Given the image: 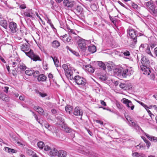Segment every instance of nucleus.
<instances>
[{
	"instance_id": "nucleus-1",
	"label": "nucleus",
	"mask_w": 157,
	"mask_h": 157,
	"mask_svg": "<svg viewBox=\"0 0 157 157\" xmlns=\"http://www.w3.org/2000/svg\"><path fill=\"white\" fill-rule=\"evenodd\" d=\"M26 43H23L21 46V49L26 55L34 61H40V57L36 55L33 50L30 49V45L28 41L25 39Z\"/></svg>"
},
{
	"instance_id": "nucleus-2",
	"label": "nucleus",
	"mask_w": 157,
	"mask_h": 157,
	"mask_svg": "<svg viewBox=\"0 0 157 157\" xmlns=\"http://www.w3.org/2000/svg\"><path fill=\"white\" fill-rule=\"evenodd\" d=\"M62 68L63 69L66 76L69 78L72 79L73 78V71L75 72V70L73 67H69L67 65L63 64L62 65Z\"/></svg>"
},
{
	"instance_id": "nucleus-3",
	"label": "nucleus",
	"mask_w": 157,
	"mask_h": 157,
	"mask_svg": "<svg viewBox=\"0 0 157 157\" xmlns=\"http://www.w3.org/2000/svg\"><path fill=\"white\" fill-rule=\"evenodd\" d=\"M73 79L77 84L82 86H85L86 82L85 78L79 75L75 76Z\"/></svg>"
},
{
	"instance_id": "nucleus-4",
	"label": "nucleus",
	"mask_w": 157,
	"mask_h": 157,
	"mask_svg": "<svg viewBox=\"0 0 157 157\" xmlns=\"http://www.w3.org/2000/svg\"><path fill=\"white\" fill-rule=\"evenodd\" d=\"M127 31L130 38L132 40V43L135 44L137 42L136 31L132 28H128Z\"/></svg>"
},
{
	"instance_id": "nucleus-5",
	"label": "nucleus",
	"mask_w": 157,
	"mask_h": 157,
	"mask_svg": "<svg viewBox=\"0 0 157 157\" xmlns=\"http://www.w3.org/2000/svg\"><path fill=\"white\" fill-rule=\"evenodd\" d=\"M76 37H78V44L79 48L82 51H85L86 49V44L87 41L84 39L81 38L78 36Z\"/></svg>"
},
{
	"instance_id": "nucleus-6",
	"label": "nucleus",
	"mask_w": 157,
	"mask_h": 157,
	"mask_svg": "<svg viewBox=\"0 0 157 157\" xmlns=\"http://www.w3.org/2000/svg\"><path fill=\"white\" fill-rule=\"evenodd\" d=\"M121 101L125 105L128 109L132 110L134 109L135 106L130 100L125 98H123L121 100Z\"/></svg>"
},
{
	"instance_id": "nucleus-7",
	"label": "nucleus",
	"mask_w": 157,
	"mask_h": 157,
	"mask_svg": "<svg viewBox=\"0 0 157 157\" xmlns=\"http://www.w3.org/2000/svg\"><path fill=\"white\" fill-rule=\"evenodd\" d=\"M133 71L131 68H126L123 71L122 75L124 78H126L128 76H130L133 74Z\"/></svg>"
},
{
	"instance_id": "nucleus-8",
	"label": "nucleus",
	"mask_w": 157,
	"mask_h": 157,
	"mask_svg": "<svg viewBox=\"0 0 157 157\" xmlns=\"http://www.w3.org/2000/svg\"><path fill=\"white\" fill-rule=\"evenodd\" d=\"M9 27L11 32L13 33L16 32L17 30V25L14 22H10L9 24Z\"/></svg>"
},
{
	"instance_id": "nucleus-9",
	"label": "nucleus",
	"mask_w": 157,
	"mask_h": 157,
	"mask_svg": "<svg viewBox=\"0 0 157 157\" xmlns=\"http://www.w3.org/2000/svg\"><path fill=\"white\" fill-rule=\"evenodd\" d=\"M142 66H141L149 67L150 62L149 60L145 57H143L141 59Z\"/></svg>"
},
{
	"instance_id": "nucleus-10",
	"label": "nucleus",
	"mask_w": 157,
	"mask_h": 157,
	"mask_svg": "<svg viewBox=\"0 0 157 157\" xmlns=\"http://www.w3.org/2000/svg\"><path fill=\"white\" fill-rule=\"evenodd\" d=\"M24 15L27 17H29L32 19L34 18V14L33 12V10L32 9H29L24 13Z\"/></svg>"
},
{
	"instance_id": "nucleus-11",
	"label": "nucleus",
	"mask_w": 157,
	"mask_h": 157,
	"mask_svg": "<svg viewBox=\"0 0 157 157\" xmlns=\"http://www.w3.org/2000/svg\"><path fill=\"white\" fill-rule=\"evenodd\" d=\"M141 69L144 75H148L151 73V71L149 67L141 66Z\"/></svg>"
},
{
	"instance_id": "nucleus-12",
	"label": "nucleus",
	"mask_w": 157,
	"mask_h": 157,
	"mask_svg": "<svg viewBox=\"0 0 157 157\" xmlns=\"http://www.w3.org/2000/svg\"><path fill=\"white\" fill-rule=\"evenodd\" d=\"M60 39L65 43L68 42L70 41L71 37L69 34H65L60 36Z\"/></svg>"
},
{
	"instance_id": "nucleus-13",
	"label": "nucleus",
	"mask_w": 157,
	"mask_h": 157,
	"mask_svg": "<svg viewBox=\"0 0 157 157\" xmlns=\"http://www.w3.org/2000/svg\"><path fill=\"white\" fill-rule=\"evenodd\" d=\"M153 2L151 0H150L145 3V6L147 8H150V11L151 13L152 10L154 9V7L153 5Z\"/></svg>"
},
{
	"instance_id": "nucleus-14",
	"label": "nucleus",
	"mask_w": 157,
	"mask_h": 157,
	"mask_svg": "<svg viewBox=\"0 0 157 157\" xmlns=\"http://www.w3.org/2000/svg\"><path fill=\"white\" fill-rule=\"evenodd\" d=\"M83 113L82 110L79 107H76L74 109L73 113L75 116H82Z\"/></svg>"
},
{
	"instance_id": "nucleus-15",
	"label": "nucleus",
	"mask_w": 157,
	"mask_h": 157,
	"mask_svg": "<svg viewBox=\"0 0 157 157\" xmlns=\"http://www.w3.org/2000/svg\"><path fill=\"white\" fill-rule=\"evenodd\" d=\"M120 87L124 90H127L132 88L131 86L128 84L121 83L119 85Z\"/></svg>"
},
{
	"instance_id": "nucleus-16",
	"label": "nucleus",
	"mask_w": 157,
	"mask_h": 157,
	"mask_svg": "<svg viewBox=\"0 0 157 157\" xmlns=\"http://www.w3.org/2000/svg\"><path fill=\"white\" fill-rule=\"evenodd\" d=\"M63 4L65 6L67 7H72L74 5L73 2L68 0H64Z\"/></svg>"
},
{
	"instance_id": "nucleus-17",
	"label": "nucleus",
	"mask_w": 157,
	"mask_h": 157,
	"mask_svg": "<svg viewBox=\"0 0 157 157\" xmlns=\"http://www.w3.org/2000/svg\"><path fill=\"white\" fill-rule=\"evenodd\" d=\"M74 13L77 15L81 14L83 11V8L80 6H78L74 10Z\"/></svg>"
},
{
	"instance_id": "nucleus-18",
	"label": "nucleus",
	"mask_w": 157,
	"mask_h": 157,
	"mask_svg": "<svg viewBox=\"0 0 157 157\" xmlns=\"http://www.w3.org/2000/svg\"><path fill=\"white\" fill-rule=\"evenodd\" d=\"M140 129L141 130V131L145 133V134L146 136L147 137V138L151 141H153L154 142L157 141V137L154 136H151L149 135L148 134H146V133H145V132L143 131L141 129V128H140Z\"/></svg>"
},
{
	"instance_id": "nucleus-19",
	"label": "nucleus",
	"mask_w": 157,
	"mask_h": 157,
	"mask_svg": "<svg viewBox=\"0 0 157 157\" xmlns=\"http://www.w3.org/2000/svg\"><path fill=\"white\" fill-rule=\"evenodd\" d=\"M62 128L64 131L67 133H70L72 131V129L68 127L65 124H63L62 126Z\"/></svg>"
},
{
	"instance_id": "nucleus-20",
	"label": "nucleus",
	"mask_w": 157,
	"mask_h": 157,
	"mask_svg": "<svg viewBox=\"0 0 157 157\" xmlns=\"http://www.w3.org/2000/svg\"><path fill=\"white\" fill-rule=\"evenodd\" d=\"M67 155L66 152L63 150H59L57 153L58 157H65Z\"/></svg>"
},
{
	"instance_id": "nucleus-21",
	"label": "nucleus",
	"mask_w": 157,
	"mask_h": 157,
	"mask_svg": "<svg viewBox=\"0 0 157 157\" xmlns=\"http://www.w3.org/2000/svg\"><path fill=\"white\" fill-rule=\"evenodd\" d=\"M34 109L40 115H43L44 114V111L42 108L39 106H35L34 107Z\"/></svg>"
},
{
	"instance_id": "nucleus-22",
	"label": "nucleus",
	"mask_w": 157,
	"mask_h": 157,
	"mask_svg": "<svg viewBox=\"0 0 157 157\" xmlns=\"http://www.w3.org/2000/svg\"><path fill=\"white\" fill-rule=\"evenodd\" d=\"M86 70L88 72L92 73L94 72V70L90 65H86L85 66Z\"/></svg>"
},
{
	"instance_id": "nucleus-23",
	"label": "nucleus",
	"mask_w": 157,
	"mask_h": 157,
	"mask_svg": "<svg viewBox=\"0 0 157 157\" xmlns=\"http://www.w3.org/2000/svg\"><path fill=\"white\" fill-rule=\"evenodd\" d=\"M47 78L43 74L40 75L37 78V80L39 82L41 81L44 82L45 81Z\"/></svg>"
},
{
	"instance_id": "nucleus-24",
	"label": "nucleus",
	"mask_w": 157,
	"mask_h": 157,
	"mask_svg": "<svg viewBox=\"0 0 157 157\" xmlns=\"http://www.w3.org/2000/svg\"><path fill=\"white\" fill-rule=\"evenodd\" d=\"M88 50L91 53H94L96 51V47L94 45L89 46L88 48Z\"/></svg>"
},
{
	"instance_id": "nucleus-25",
	"label": "nucleus",
	"mask_w": 157,
	"mask_h": 157,
	"mask_svg": "<svg viewBox=\"0 0 157 157\" xmlns=\"http://www.w3.org/2000/svg\"><path fill=\"white\" fill-rule=\"evenodd\" d=\"M72 107L70 105H67L65 107V110L66 112L69 114L72 113Z\"/></svg>"
},
{
	"instance_id": "nucleus-26",
	"label": "nucleus",
	"mask_w": 157,
	"mask_h": 157,
	"mask_svg": "<svg viewBox=\"0 0 157 157\" xmlns=\"http://www.w3.org/2000/svg\"><path fill=\"white\" fill-rule=\"evenodd\" d=\"M0 25L5 29L7 28V23L6 20H1L0 21Z\"/></svg>"
},
{
	"instance_id": "nucleus-27",
	"label": "nucleus",
	"mask_w": 157,
	"mask_h": 157,
	"mask_svg": "<svg viewBox=\"0 0 157 157\" xmlns=\"http://www.w3.org/2000/svg\"><path fill=\"white\" fill-rule=\"evenodd\" d=\"M58 151L55 148H53L51 150L50 152V155L51 156H54L57 155L58 153Z\"/></svg>"
},
{
	"instance_id": "nucleus-28",
	"label": "nucleus",
	"mask_w": 157,
	"mask_h": 157,
	"mask_svg": "<svg viewBox=\"0 0 157 157\" xmlns=\"http://www.w3.org/2000/svg\"><path fill=\"white\" fill-rule=\"evenodd\" d=\"M52 45L54 48H56L60 46V43L57 40H54L52 42Z\"/></svg>"
},
{
	"instance_id": "nucleus-29",
	"label": "nucleus",
	"mask_w": 157,
	"mask_h": 157,
	"mask_svg": "<svg viewBox=\"0 0 157 157\" xmlns=\"http://www.w3.org/2000/svg\"><path fill=\"white\" fill-rule=\"evenodd\" d=\"M51 57L52 58L53 60L55 65L56 67H58L59 66V61L58 60L57 58L56 57H53L52 56H51Z\"/></svg>"
},
{
	"instance_id": "nucleus-30",
	"label": "nucleus",
	"mask_w": 157,
	"mask_h": 157,
	"mask_svg": "<svg viewBox=\"0 0 157 157\" xmlns=\"http://www.w3.org/2000/svg\"><path fill=\"white\" fill-rule=\"evenodd\" d=\"M5 150L9 153H15L16 152V150L10 148L8 147H5Z\"/></svg>"
},
{
	"instance_id": "nucleus-31",
	"label": "nucleus",
	"mask_w": 157,
	"mask_h": 157,
	"mask_svg": "<svg viewBox=\"0 0 157 157\" xmlns=\"http://www.w3.org/2000/svg\"><path fill=\"white\" fill-rule=\"evenodd\" d=\"M34 72V70L32 69L27 70L25 71V74L29 76L32 75L33 73Z\"/></svg>"
},
{
	"instance_id": "nucleus-32",
	"label": "nucleus",
	"mask_w": 157,
	"mask_h": 157,
	"mask_svg": "<svg viewBox=\"0 0 157 157\" xmlns=\"http://www.w3.org/2000/svg\"><path fill=\"white\" fill-rule=\"evenodd\" d=\"M98 65L104 70L106 68L105 64L101 61H99L98 62Z\"/></svg>"
},
{
	"instance_id": "nucleus-33",
	"label": "nucleus",
	"mask_w": 157,
	"mask_h": 157,
	"mask_svg": "<svg viewBox=\"0 0 157 157\" xmlns=\"http://www.w3.org/2000/svg\"><path fill=\"white\" fill-rule=\"evenodd\" d=\"M57 120L59 121L61 123H62L63 124H65L64 123V119L60 116L57 117Z\"/></svg>"
},
{
	"instance_id": "nucleus-34",
	"label": "nucleus",
	"mask_w": 157,
	"mask_h": 157,
	"mask_svg": "<svg viewBox=\"0 0 157 157\" xmlns=\"http://www.w3.org/2000/svg\"><path fill=\"white\" fill-rule=\"evenodd\" d=\"M44 145V144L42 141H40L37 143L38 147L40 149H42Z\"/></svg>"
},
{
	"instance_id": "nucleus-35",
	"label": "nucleus",
	"mask_w": 157,
	"mask_h": 157,
	"mask_svg": "<svg viewBox=\"0 0 157 157\" xmlns=\"http://www.w3.org/2000/svg\"><path fill=\"white\" fill-rule=\"evenodd\" d=\"M45 127L48 129L49 131H51L52 129V127L48 123H46L44 124Z\"/></svg>"
},
{
	"instance_id": "nucleus-36",
	"label": "nucleus",
	"mask_w": 157,
	"mask_h": 157,
	"mask_svg": "<svg viewBox=\"0 0 157 157\" xmlns=\"http://www.w3.org/2000/svg\"><path fill=\"white\" fill-rule=\"evenodd\" d=\"M33 77L35 78L36 77H38L40 75V72L38 71H34V72L33 73V74H32Z\"/></svg>"
},
{
	"instance_id": "nucleus-37",
	"label": "nucleus",
	"mask_w": 157,
	"mask_h": 157,
	"mask_svg": "<svg viewBox=\"0 0 157 157\" xmlns=\"http://www.w3.org/2000/svg\"><path fill=\"white\" fill-rule=\"evenodd\" d=\"M68 48L69 50L70 51H71V52L72 54L75 55L77 56H79V54L78 52H76L75 51H74L73 50H72L70 48Z\"/></svg>"
},
{
	"instance_id": "nucleus-38",
	"label": "nucleus",
	"mask_w": 157,
	"mask_h": 157,
	"mask_svg": "<svg viewBox=\"0 0 157 157\" xmlns=\"http://www.w3.org/2000/svg\"><path fill=\"white\" fill-rule=\"evenodd\" d=\"M19 68L21 70L25 71L26 68V67L24 64H22L19 66Z\"/></svg>"
},
{
	"instance_id": "nucleus-39",
	"label": "nucleus",
	"mask_w": 157,
	"mask_h": 157,
	"mask_svg": "<svg viewBox=\"0 0 157 157\" xmlns=\"http://www.w3.org/2000/svg\"><path fill=\"white\" fill-rule=\"evenodd\" d=\"M37 93H38L41 97L43 98L45 97L47 95L46 94L44 93H41L39 91H38Z\"/></svg>"
},
{
	"instance_id": "nucleus-40",
	"label": "nucleus",
	"mask_w": 157,
	"mask_h": 157,
	"mask_svg": "<svg viewBox=\"0 0 157 157\" xmlns=\"http://www.w3.org/2000/svg\"><path fill=\"white\" fill-rule=\"evenodd\" d=\"M146 52L148 54L151 55V56H153L152 55V54L151 51L150 49V48L149 47H147L146 50Z\"/></svg>"
},
{
	"instance_id": "nucleus-41",
	"label": "nucleus",
	"mask_w": 157,
	"mask_h": 157,
	"mask_svg": "<svg viewBox=\"0 0 157 157\" xmlns=\"http://www.w3.org/2000/svg\"><path fill=\"white\" fill-rule=\"evenodd\" d=\"M151 11V14L155 16H157V9H152Z\"/></svg>"
},
{
	"instance_id": "nucleus-42",
	"label": "nucleus",
	"mask_w": 157,
	"mask_h": 157,
	"mask_svg": "<svg viewBox=\"0 0 157 157\" xmlns=\"http://www.w3.org/2000/svg\"><path fill=\"white\" fill-rule=\"evenodd\" d=\"M155 80H156V82H157V76L155 77L154 74H151L150 75V78L153 80H155Z\"/></svg>"
},
{
	"instance_id": "nucleus-43",
	"label": "nucleus",
	"mask_w": 157,
	"mask_h": 157,
	"mask_svg": "<svg viewBox=\"0 0 157 157\" xmlns=\"http://www.w3.org/2000/svg\"><path fill=\"white\" fill-rule=\"evenodd\" d=\"M140 153L134 152L132 153V156L133 157H138Z\"/></svg>"
},
{
	"instance_id": "nucleus-44",
	"label": "nucleus",
	"mask_w": 157,
	"mask_h": 157,
	"mask_svg": "<svg viewBox=\"0 0 157 157\" xmlns=\"http://www.w3.org/2000/svg\"><path fill=\"white\" fill-rule=\"evenodd\" d=\"M144 140V142H145V143L146 144L147 147L148 148H149V147L150 146V145H151L150 143V142L148 140Z\"/></svg>"
},
{
	"instance_id": "nucleus-45",
	"label": "nucleus",
	"mask_w": 157,
	"mask_h": 157,
	"mask_svg": "<svg viewBox=\"0 0 157 157\" xmlns=\"http://www.w3.org/2000/svg\"><path fill=\"white\" fill-rule=\"evenodd\" d=\"M123 54L124 56H129L130 55L129 52L127 50L124 52Z\"/></svg>"
},
{
	"instance_id": "nucleus-46",
	"label": "nucleus",
	"mask_w": 157,
	"mask_h": 157,
	"mask_svg": "<svg viewBox=\"0 0 157 157\" xmlns=\"http://www.w3.org/2000/svg\"><path fill=\"white\" fill-rule=\"evenodd\" d=\"M108 64L109 65L108 66L111 68V67H113L114 63H113L111 61H109L108 63Z\"/></svg>"
},
{
	"instance_id": "nucleus-47",
	"label": "nucleus",
	"mask_w": 157,
	"mask_h": 157,
	"mask_svg": "<svg viewBox=\"0 0 157 157\" xmlns=\"http://www.w3.org/2000/svg\"><path fill=\"white\" fill-rule=\"evenodd\" d=\"M146 110H147V112L149 115L150 116V117L151 118H152L153 116H154V115L152 113H151V111L148 109H147Z\"/></svg>"
},
{
	"instance_id": "nucleus-48",
	"label": "nucleus",
	"mask_w": 157,
	"mask_h": 157,
	"mask_svg": "<svg viewBox=\"0 0 157 157\" xmlns=\"http://www.w3.org/2000/svg\"><path fill=\"white\" fill-rule=\"evenodd\" d=\"M33 114H34V116L36 120L39 123H40L42 125V124L40 123V121H39V119H38V118L37 116V115L34 114V113L33 112Z\"/></svg>"
},
{
	"instance_id": "nucleus-49",
	"label": "nucleus",
	"mask_w": 157,
	"mask_h": 157,
	"mask_svg": "<svg viewBox=\"0 0 157 157\" xmlns=\"http://www.w3.org/2000/svg\"><path fill=\"white\" fill-rule=\"evenodd\" d=\"M132 7L134 9H137V8L138 7V5L134 3H133L132 4Z\"/></svg>"
},
{
	"instance_id": "nucleus-50",
	"label": "nucleus",
	"mask_w": 157,
	"mask_h": 157,
	"mask_svg": "<svg viewBox=\"0 0 157 157\" xmlns=\"http://www.w3.org/2000/svg\"><path fill=\"white\" fill-rule=\"evenodd\" d=\"M91 8L94 11H96L97 9V7L95 5H93L91 6Z\"/></svg>"
},
{
	"instance_id": "nucleus-51",
	"label": "nucleus",
	"mask_w": 157,
	"mask_h": 157,
	"mask_svg": "<svg viewBox=\"0 0 157 157\" xmlns=\"http://www.w3.org/2000/svg\"><path fill=\"white\" fill-rule=\"evenodd\" d=\"M68 33H72V34H76L75 31L73 30L69 29L68 30Z\"/></svg>"
},
{
	"instance_id": "nucleus-52",
	"label": "nucleus",
	"mask_w": 157,
	"mask_h": 157,
	"mask_svg": "<svg viewBox=\"0 0 157 157\" xmlns=\"http://www.w3.org/2000/svg\"><path fill=\"white\" fill-rule=\"evenodd\" d=\"M117 2L120 4V5L121 6H122L124 7L125 8H127V7L126 6H125L124 4H123L120 1H118Z\"/></svg>"
},
{
	"instance_id": "nucleus-53",
	"label": "nucleus",
	"mask_w": 157,
	"mask_h": 157,
	"mask_svg": "<svg viewBox=\"0 0 157 157\" xmlns=\"http://www.w3.org/2000/svg\"><path fill=\"white\" fill-rule=\"evenodd\" d=\"M19 7L22 9H24L26 8V6L25 4H22Z\"/></svg>"
},
{
	"instance_id": "nucleus-54",
	"label": "nucleus",
	"mask_w": 157,
	"mask_h": 157,
	"mask_svg": "<svg viewBox=\"0 0 157 157\" xmlns=\"http://www.w3.org/2000/svg\"><path fill=\"white\" fill-rule=\"evenodd\" d=\"M51 149V147L48 146H45L44 148V150L45 151H48L49 150H50Z\"/></svg>"
},
{
	"instance_id": "nucleus-55",
	"label": "nucleus",
	"mask_w": 157,
	"mask_h": 157,
	"mask_svg": "<svg viewBox=\"0 0 157 157\" xmlns=\"http://www.w3.org/2000/svg\"><path fill=\"white\" fill-rule=\"evenodd\" d=\"M100 78L103 80H105L106 79V78L105 76L103 75H101Z\"/></svg>"
},
{
	"instance_id": "nucleus-56",
	"label": "nucleus",
	"mask_w": 157,
	"mask_h": 157,
	"mask_svg": "<svg viewBox=\"0 0 157 157\" xmlns=\"http://www.w3.org/2000/svg\"><path fill=\"white\" fill-rule=\"evenodd\" d=\"M95 121L96 122L99 123L101 125H103V122L102 121L99 120H96Z\"/></svg>"
},
{
	"instance_id": "nucleus-57",
	"label": "nucleus",
	"mask_w": 157,
	"mask_h": 157,
	"mask_svg": "<svg viewBox=\"0 0 157 157\" xmlns=\"http://www.w3.org/2000/svg\"><path fill=\"white\" fill-rule=\"evenodd\" d=\"M2 99L3 100H4L5 101H7L8 100V98L7 97H5L4 98H3V97L0 96V99Z\"/></svg>"
},
{
	"instance_id": "nucleus-58",
	"label": "nucleus",
	"mask_w": 157,
	"mask_h": 157,
	"mask_svg": "<svg viewBox=\"0 0 157 157\" xmlns=\"http://www.w3.org/2000/svg\"><path fill=\"white\" fill-rule=\"evenodd\" d=\"M8 89L9 87H8L5 86L4 87L3 91L6 93H7Z\"/></svg>"
},
{
	"instance_id": "nucleus-59",
	"label": "nucleus",
	"mask_w": 157,
	"mask_h": 157,
	"mask_svg": "<svg viewBox=\"0 0 157 157\" xmlns=\"http://www.w3.org/2000/svg\"><path fill=\"white\" fill-rule=\"evenodd\" d=\"M102 105H103V106H105L106 105V103L103 100H101L100 101Z\"/></svg>"
},
{
	"instance_id": "nucleus-60",
	"label": "nucleus",
	"mask_w": 157,
	"mask_h": 157,
	"mask_svg": "<svg viewBox=\"0 0 157 157\" xmlns=\"http://www.w3.org/2000/svg\"><path fill=\"white\" fill-rule=\"evenodd\" d=\"M138 157H146L145 155L142 153H140Z\"/></svg>"
},
{
	"instance_id": "nucleus-61",
	"label": "nucleus",
	"mask_w": 157,
	"mask_h": 157,
	"mask_svg": "<svg viewBox=\"0 0 157 157\" xmlns=\"http://www.w3.org/2000/svg\"><path fill=\"white\" fill-rule=\"evenodd\" d=\"M128 124L131 126H134L135 125V123L132 122V120L131 122H130V123H128Z\"/></svg>"
},
{
	"instance_id": "nucleus-62",
	"label": "nucleus",
	"mask_w": 157,
	"mask_h": 157,
	"mask_svg": "<svg viewBox=\"0 0 157 157\" xmlns=\"http://www.w3.org/2000/svg\"><path fill=\"white\" fill-rule=\"evenodd\" d=\"M145 47V45L144 44H141L139 48L140 49H143Z\"/></svg>"
},
{
	"instance_id": "nucleus-63",
	"label": "nucleus",
	"mask_w": 157,
	"mask_h": 157,
	"mask_svg": "<svg viewBox=\"0 0 157 157\" xmlns=\"http://www.w3.org/2000/svg\"><path fill=\"white\" fill-rule=\"evenodd\" d=\"M51 112H52V113H53L54 114H55L57 113V111H56V110L54 109H52Z\"/></svg>"
},
{
	"instance_id": "nucleus-64",
	"label": "nucleus",
	"mask_w": 157,
	"mask_h": 157,
	"mask_svg": "<svg viewBox=\"0 0 157 157\" xmlns=\"http://www.w3.org/2000/svg\"><path fill=\"white\" fill-rule=\"evenodd\" d=\"M19 99L22 101H24L25 99V98L24 96H21L19 97Z\"/></svg>"
}]
</instances>
